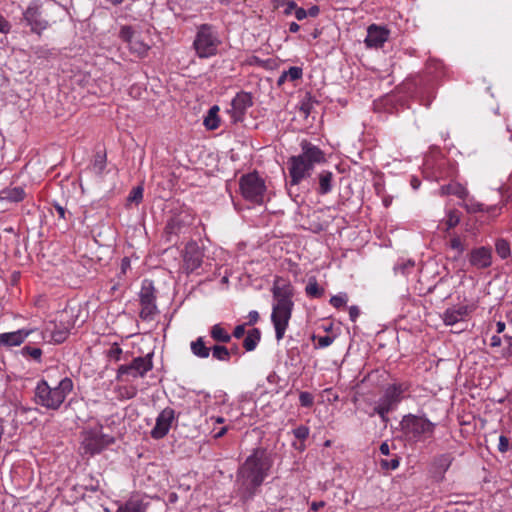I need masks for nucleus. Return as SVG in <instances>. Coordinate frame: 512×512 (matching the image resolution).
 <instances>
[{
  "instance_id": "obj_1",
  "label": "nucleus",
  "mask_w": 512,
  "mask_h": 512,
  "mask_svg": "<svg viewBox=\"0 0 512 512\" xmlns=\"http://www.w3.org/2000/svg\"><path fill=\"white\" fill-rule=\"evenodd\" d=\"M274 460L265 448H255L236 472V495L243 503L251 502L270 475Z\"/></svg>"
},
{
  "instance_id": "obj_2",
  "label": "nucleus",
  "mask_w": 512,
  "mask_h": 512,
  "mask_svg": "<svg viewBox=\"0 0 512 512\" xmlns=\"http://www.w3.org/2000/svg\"><path fill=\"white\" fill-rule=\"evenodd\" d=\"M299 146L300 154L289 157L287 161L290 186L300 184L303 179L311 175L316 165L326 162L324 151L307 139L301 140Z\"/></svg>"
},
{
  "instance_id": "obj_3",
  "label": "nucleus",
  "mask_w": 512,
  "mask_h": 512,
  "mask_svg": "<svg viewBox=\"0 0 512 512\" xmlns=\"http://www.w3.org/2000/svg\"><path fill=\"white\" fill-rule=\"evenodd\" d=\"M73 387V381L69 377L62 378L55 386L40 379L34 388L33 402L47 411H58Z\"/></svg>"
},
{
  "instance_id": "obj_4",
  "label": "nucleus",
  "mask_w": 512,
  "mask_h": 512,
  "mask_svg": "<svg viewBox=\"0 0 512 512\" xmlns=\"http://www.w3.org/2000/svg\"><path fill=\"white\" fill-rule=\"evenodd\" d=\"M222 40L218 30L211 24H201L197 27L193 48L200 59H208L219 53Z\"/></svg>"
},
{
  "instance_id": "obj_5",
  "label": "nucleus",
  "mask_w": 512,
  "mask_h": 512,
  "mask_svg": "<svg viewBox=\"0 0 512 512\" xmlns=\"http://www.w3.org/2000/svg\"><path fill=\"white\" fill-rule=\"evenodd\" d=\"M66 316V313H62L59 315V319L46 324L43 330L38 329V332L35 333L39 338L37 343H63L74 327V321L66 319Z\"/></svg>"
},
{
  "instance_id": "obj_6",
  "label": "nucleus",
  "mask_w": 512,
  "mask_h": 512,
  "mask_svg": "<svg viewBox=\"0 0 512 512\" xmlns=\"http://www.w3.org/2000/svg\"><path fill=\"white\" fill-rule=\"evenodd\" d=\"M239 189L246 201L255 205H262L264 203L267 188L265 180L256 171L240 177Z\"/></svg>"
},
{
  "instance_id": "obj_7",
  "label": "nucleus",
  "mask_w": 512,
  "mask_h": 512,
  "mask_svg": "<svg viewBox=\"0 0 512 512\" xmlns=\"http://www.w3.org/2000/svg\"><path fill=\"white\" fill-rule=\"evenodd\" d=\"M141 310L139 317L143 321H153L160 313L156 305V289L152 280L144 279L138 294Z\"/></svg>"
},
{
  "instance_id": "obj_8",
  "label": "nucleus",
  "mask_w": 512,
  "mask_h": 512,
  "mask_svg": "<svg viewBox=\"0 0 512 512\" xmlns=\"http://www.w3.org/2000/svg\"><path fill=\"white\" fill-rule=\"evenodd\" d=\"M152 358L153 353H148L145 356L134 358L130 364L120 365L117 369L116 379L124 381L125 377H144L153 369Z\"/></svg>"
},
{
  "instance_id": "obj_9",
  "label": "nucleus",
  "mask_w": 512,
  "mask_h": 512,
  "mask_svg": "<svg viewBox=\"0 0 512 512\" xmlns=\"http://www.w3.org/2000/svg\"><path fill=\"white\" fill-rule=\"evenodd\" d=\"M115 443V438L101 431L91 430L84 434L82 448L86 454L96 455Z\"/></svg>"
},
{
  "instance_id": "obj_10",
  "label": "nucleus",
  "mask_w": 512,
  "mask_h": 512,
  "mask_svg": "<svg viewBox=\"0 0 512 512\" xmlns=\"http://www.w3.org/2000/svg\"><path fill=\"white\" fill-rule=\"evenodd\" d=\"M403 385H391L386 388L384 395L377 401L374 412L378 414L383 420H386V415L397 405L404 392Z\"/></svg>"
},
{
  "instance_id": "obj_11",
  "label": "nucleus",
  "mask_w": 512,
  "mask_h": 512,
  "mask_svg": "<svg viewBox=\"0 0 512 512\" xmlns=\"http://www.w3.org/2000/svg\"><path fill=\"white\" fill-rule=\"evenodd\" d=\"M293 306H284L273 304L271 313V322L275 329L277 341L283 339L292 316Z\"/></svg>"
},
{
  "instance_id": "obj_12",
  "label": "nucleus",
  "mask_w": 512,
  "mask_h": 512,
  "mask_svg": "<svg viewBox=\"0 0 512 512\" xmlns=\"http://www.w3.org/2000/svg\"><path fill=\"white\" fill-rule=\"evenodd\" d=\"M253 105L252 94L245 91L238 92L231 101V108L227 110L232 123L242 122L247 110Z\"/></svg>"
},
{
  "instance_id": "obj_13",
  "label": "nucleus",
  "mask_w": 512,
  "mask_h": 512,
  "mask_svg": "<svg viewBox=\"0 0 512 512\" xmlns=\"http://www.w3.org/2000/svg\"><path fill=\"white\" fill-rule=\"evenodd\" d=\"M274 304L293 306L294 287L289 280L276 276L271 289Z\"/></svg>"
},
{
  "instance_id": "obj_14",
  "label": "nucleus",
  "mask_w": 512,
  "mask_h": 512,
  "mask_svg": "<svg viewBox=\"0 0 512 512\" xmlns=\"http://www.w3.org/2000/svg\"><path fill=\"white\" fill-rule=\"evenodd\" d=\"M191 217L187 213L173 215L165 226V233L168 242H173V237L185 234L191 225Z\"/></svg>"
},
{
  "instance_id": "obj_15",
  "label": "nucleus",
  "mask_w": 512,
  "mask_h": 512,
  "mask_svg": "<svg viewBox=\"0 0 512 512\" xmlns=\"http://www.w3.org/2000/svg\"><path fill=\"white\" fill-rule=\"evenodd\" d=\"M175 420V411L171 407L163 409L156 418V423L150 432L153 439L159 440L164 438Z\"/></svg>"
},
{
  "instance_id": "obj_16",
  "label": "nucleus",
  "mask_w": 512,
  "mask_h": 512,
  "mask_svg": "<svg viewBox=\"0 0 512 512\" xmlns=\"http://www.w3.org/2000/svg\"><path fill=\"white\" fill-rule=\"evenodd\" d=\"M418 444L423 443L424 448L432 449L435 444L433 437L436 423L427 418L426 412L422 411L418 414Z\"/></svg>"
},
{
  "instance_id": "obj_17",
  "label": "nucleus",
  "mask_w": 512,
  "mask_h": 512,
  "mask_svg": "<svg viewBox=\"0 0 512 512\" xmlns=\"http://www.w3.org/2000/svg\"><path fill=\"white\" fill-rule=\"evenodd\" d=\"M23 19L30 26L31 31L38 35L48 28V21L43 19L41 11L35 5H29L23 12Z\"/></svg>"
},
{
  "instance_id": "obj_18",
  "label": "nucleus",
  "mask_w": 512,
  "mask_h": 512,
  "mask_svg": "<svg viewBox=\"0 0 512 512\" xmlns=\"http://www.w3.org/2000/svg\"><path fill=\"white\" fill-rule=\"evenodd\" d=\"M38 332L37 328H22L12 332L0 333V347L20 346L30 336Z\"/></svg>"
},
{
  "instance_id": "obj_19",
  "label": "nucleus",
  "mask_w": 512,
  "mask_h": 512,
  "mask_svg": "<svg viewBox=\"0 0 512 512\" xmlns=\"http://www.w3.org/2000/svg\"><path fill=\"white\" fill-rule=\"evenodd\" d=\"M183 262L184 269L187 273H192L201 266L203 262V253L195 242L186 245Z\"/></svg>"
},
{
  "instance_id": "obj_20",
  "label": "nucleus",
  "mask_w": 512,
  "mask_h": 512,
  "mask_svg": "<svg viewBox=\"0 0 512 512\" xmlns=\"http://www.w3.org/2000/svg\"><path fill=\"white\" fill-rule=\"evenodd\" d=\"M389 30L383 26L372 24L367 29V36L364 43L367 48H381L389 38Z\"/></svg>"
},
{
  "instance_id": "obj_21",
  "label": "nucleus",
  "mask_w": 512,
  "mask_h": 512,
  "mask_svg": "<svg viewBox=\"0 0 512 512\" xmlns=\"http://www.w3.org/2000/svg\"><path fill=\"white\" fill-rule=\"evenodd\" d=\"M471 266L477 269H486L492 265V250L490 247H477L472 249L468 255Z\"/></svg>"
},
{
  "instance_id": "obj_22",
  "label": "nucleus",
  "mask_w": 512,
  "mask_h": 512,
  "mask_svg": "<svg viewBox=\"0 0 512 512\" xmlns=\"http://www.w3.org/2000/svg\"><path fill=\"white\" fill-rule=\"evenodd\" d=\"M452 462V457L450 454H442L434 458L431 473L432 476L440 481L443 479L444 473L448 470Z\"/></svg>"
},
{
  "instance_id": "obj_23",
  "label": "nucleus",
  "mask_w": 512,
  "mask_h": 512,
  "mask_svg": "<svg viewBox=\"0 0 512 512\" xmlns=\"http://www.w3.org/2000/svg\"><path fill=\"white\" fill-rule=\"evenodd\" d=\"M38 341H39V338L37 337V340L34 341L33 344L31 342H29L28 344H26L25 346H23L21 348L19 353L23 358L31 359L35 363L40 364V363H42L43 351L39 346H37L38 343H36V342H38Z\"/></svg>"
},
{
  "instance_id": "obj_24",
  "label": "nucleus",
  "mask_w": 512,
  "mask_h": 512,
  "mask_svg": "<svg viewBox=\"0 0 512 512\" xmlns=\"http://www.w3.org/2000/svg\"><path fill=\"white\" fill-rule=\"evenodd\" d=\"M147 504L139 496L130 497L116 512H146Z\"/></svg>"
},
{
  "instance_id": "obj_25",
  "label": "nucleus",
  "mask_w": 512,
  "mask_h": 512,
  "mask_svg": "<svg viewBox=\"0 0 512 512\" xmlns=\"http://www.w3.org/2000/svg\"><path fill=\"white\" fill-rule=\"evenodd\" d=\"M317 178L319 183L317 193L320 195L329 194L333 189L334 174L329 170H322Z\"/></svg>"
},
{
  "instance_id": "obj_26",
  "label": "nucleus",
  "mask_w": 512,
  "mask_h": 512,
  "mask_svg": "<svg viewBox=\"0 0 512 512\" xmlns=\"http://www.w3.org/2000/svg\"><path fill=\"white\" fill-rule=\"evenodd\" d=\"M25 190L20 186L8 187L0 192V200L10 203H18L25 198Z\"/></svg>"
},
{
  "instance_id": "obj_27",
  "label": "nucleus",
  "mask_w": 512,
  "mask_h": 512,
  "mask_svg": "<svg viewBox=\"0 0 512 512\" xmlns=\"http://www.w3.org/2000/svg\"><path fill=\"white\" fill-rule=\"evenodd\" d=\"M467 315V307L460 306L458 308L447 309L443 315V321L446 325H454L464 319Z\"/></svg>"
},
{
  "instance_id": "obj_28",
  "label": "nucleus",
  "mask_w": 512,
  "mask_h": 512,
  "mask_svg": "<svg viewBox=\"0 0 512 512\" xmlns=\"http://www.w3.org/2000/svg\"><path fill=\"white\" fill-rule=\"evenodd\" d=\"M190 349L192 354L200 359L208 358L211 352V347L206 345L204 337L202 336H199L196 340L190 343Z\"/></svg>"
},
{
  "instance_id": "obj_29",
  "label": "nucleus",
  "mask_w": 512,
  "mask_h": 512,
  "mask_svg": "<svg viewBox=\"0 0 512 512\" xmlns=\"http://www.w3.org/2000/svg\"><path fill=\"white\" fill-rule=\"evenodd\" d=\"M261 341V331L258 328H252L247 332L243 340V348L247 352L254 351Z\"/></svg>"
},
{
  "instance_id": "obj_30",
  "label": "nucleus",
  "mask_w": 512,
  "mask_h": 512,
  "mask_svg": "<svg viewBox=\"0 0 512 512\" xmlns=\"http://www.w3.org/2000/svg\"><path fill=\"white\" fill-rule=\"evenodd\" d=\"M209 334L218 343H229L232 338V335L219 323L211 326Z\"/></svg>"
},
{
  "instance_id": "obj_31",
  "label": "nucleus",
  "mask_w": 512,
  "mask_h": 512,
  "mask_svg": "<svg viewBox=\"0 0 512 512\" xmlns=\"http://www.w3.org/2000/svg\"><path fill=\"white\" fill-rule=\"evenodd\" d=\"M440 193L442 196L455 195L460 199H464L468 195L467 189L459 183H449L441 186Z\"/></svg>"
},
{
  "instance_id": "obj_32",
  "label": "nucleus",
  "mask_w": 512,
  "mask_h": 512,
  "mask_svg": "<svg viewBox=\"0 0 512 512\" xmlns=\"http://www.w3.org/2000/svg\"><path fill=\"white\" fill-rule=\"evenodd\" d=\"M219 107L217 105L212 106L207 115L204 118L203 125L208 130H216L220 125V118L218 116Z\"/></svg>"
},
{
  "instance_id": "obj_33",
  "label": "nucleus",
  "mask_w": 512,
  "mask_h": 512,
  "mask_svg": "<svg viewBox=\"0 0 512 512\" xmlns=\"http://www.w3.org/2000/svg\"><path fill=\"white\" fill-rule=\"evenodd\" d=\"M424 73L431 76L433 80L438 79L443 74V64L437 59H431L426 63Z\"/></svg>"
},
{
  "instance_id": "obj_34",
  "label": "nucleus",
  "mask_w": 512,
  "mask_h": 512,
  "mask_svg": "<svg viewBox=\"0 0 512 512\" xmlns=\"http://www.w3.org/2000/svg\"><path fill=\"white\" fill-rule=\"evenodd\" d=\"M213 359L221 362H229L232 356V352L224 345L216 344L211 347Z\"/></svg>"
},
{
  "instance_id": "obj_35",
  "label": "nucleus",
  "mask_w": 512,
  "mask_h": 512,
  "mask_svg": "<svg viewBox=\"0 0 512 512\" xmlns=\"http://www.w3.org/2000/svg\"><path fill=\"white\" fill-rule=\"evenodd\" d=\"M305 293L310 298H321L324 295L325 290L323 287L318 285L315 277H310L305 287Z\"/></svg>"
},
{
  "instance_id": "obj_36",
  "label": "nucleus",
  "mask_w": 512,
  "mask_h": 512,
  "mask_svg": "<svg viewBox=\"0 0 512 512\" xmlns=\"http://www.w3.org/2000/svg\"><path fill=\"white\" fill-rule=\"evenodd\" d=\"M106 154L103 152H97L94 155L92 164H91V170L97 174L101 175L106 167Z\"/></svg>"
},
{
  "instance_id": "obj_37",
  "label": "nucleus",
  "mask_w": 512,
  "mask_h": 512,
  "mask_svg": "<svg viewBox=\"0 0 512 512\" xmlns=\"http://www.w3.org/2000/svg\"><path fill=\"white\" fill-rule=\"evenodd\" d=\"M129 50L138 57H145L150 47L139 39H134L129 45Z\"/></svg>"
},
{
  "instance_id": "obj_38",
  "label": "nucleus",
  "mask_w": 512,
  "mask_h": 512,
  "mask_svg": "<svg viewBox=\"0 0 512 512\" xmlns=\"http://www.w3.org/2000/svg\"><path fill=\"white\" fill-rule=\"evenodd\" d=\"M434 98L435 85L429 84V86L421 92V96L418 95V104L429 107Z\"/></svg>"
},
{
  "instance_id": "obj_39",
  "label": "nucleus",
  "mask_w": 512,
  "mask_h": 512,
  "mask_svg": "<svg viewBox=\"0 0 512 512\" xmlns=\"http://www.w3.org/2000/svg\"><path fill=\"white\" fill-rule=\"evenodd\" d=\"M495 250L498 256L502 259H506L510 256L511 250H510V244L505 239H498L495 243Z\"/></svg>"
},
{
  "instance_id": "obj_40",
  "label": "nucleus",
  "mask_w": 512,
  "mask_h": 512,
  "mask_svg": "<svg viewBox=\"0 0 512 512\" xmlns=\"http://www.w3.org/2000/svg\"><path fill=\"white\" fill-rule=\"evenodd\" d=\"M415 263L413 260H400L395 266L394 271L396 274L408 275L414 269Z\"/></svg>"
},
{
  "instance_id": "obj_41",
  "label": "nucleus",
  "mask_w": 512,
  "mask_h": 512,
  "mask_svg": "<svg viewBox=\"0 0 512 512\" xmlns=\"http://www.w3.org/2000/svg\"><path fill=\"white\" fill-rule=\"evenodd\" d=\"M31 50L37 59L47 60L54 55V50L46 46H35Z\"/></svg>"
},
{
  "instance_id": "obj_42",
  "label": "nucleus",
  "mask_w": 512,
  "mask_h": 512,
  "mask_svg": "<svg viewBox=\"0 0 512 512\" xmlns=\"http://www.w3.org/2000/svg\"><path fill=\"white\" fill-rule=\"evenodd\" d=\"M135 31L131 26H122L119 32V38L128 45L135 39Z\"/></svg>"
},
{
  "instance_id": "obj_43",
  "label": "nucleus",
  "mask_w": 512,
  "mask_h": 512,
  "mask_svg": "<svg viewBox=\"0 0 512 512\" xmlns=\"http://www.w3.org/2000/svg\"><path fill=\"white\" fill-rule=\"evenodd\" d=\"M348 302V295L346 293H339L330 298L329 303L336 309L346 306Z\"/></svg>"
},
{
  "instance_id": "obj_44",
  "label": "nucleus",
  "mask_w": 512,
  "mask_h": 512,
  "mask_svg": "<svg viewBox=\"0 0 512 512\" xmlns=\"http://www.w3.org/2000/svg\"><path fill=\"white\" fill-rule=\"evenodd\" d=\"M137 388L134 386H124L119 389L121 399H132L137 395Z\"/></svg>"
},
{
  "instance_id": "obj_45",
  "label": "nucleus",
  "mask_w": 512,
  "mask_h": 512,
  "mask_svg": "<svg viewBox=\"0 0 512 512\" xmlns=\"http://www.w3.org/2000/svg\"><path fill=\"white\" fill-rule=\"evenodd\" d=\"M285 75H287L290 81H296L302 78L303 70L301 67L292 66L288 70H285Z\"/></svg>"
},
{
  "instance_id": "obj_46",
  "label": "nucleus",
  "mask_w": 512,
  "mask_h": 512,
  "mask_svg": "<svg viewBox=\"0 0 512 512\" xmlns=\"http://www.w3.org/2000/svg\"><path fill=\"white\" fill-rule=\"evenodd\" d=\"M122 353H123V351H122L121 347L117 343H114L111 346V348L108 350L107 356L109 357L110 360L117 362V361L121 360Z\"/></svg>"
},
{
  "instance_id": "obj_47",
  "label": "nucleus",
  "mask_w": 512,
  "mask_h": 512,
  "mask_svg": "<svg viewBox=\"0 0 512 512\" xmlns=\"http://www.w3.org/2000/svg\"><path fill=\"white\" fill-rule=\"evenodd\" d=\"M450 247L452 250L457 252L454 256L455 259H457L465 250V247L459 237H454L450 240Z\"/></svg>"
},
{
  "instance_id": "obj_48",
  "label": "nucleus",
  "mask_w": 512,
  "mask_h": 512,
  "mask_svg": "<svg viewBox=\"0 0 512 512\" xmlns=\"http://www.w3.org/2000/svg\"><path fill=\"white\" fill-rule=\"evenodd\" d=\"M292 432H293V435L295 436V438H297L301 441H304L308 438L310 430H309V427H307L305 425H300V426L296 427L295 429H293Z\"/></svg>"
},
{
  "instance_id": "obj_49",
  "label": "nucleus",
  "mask_w": 512,
  "mask_h": 512,
  "mask_svg": "<svg viewBox=\"0 0 512 512\" xmlns=\"http://www.w3.org/2000/svg\"><path fill=\"white\" fill-rule=\"evenodd\" d=\"M143 199V188L140 186L134 187L128 196V201L139 203Z\"/></svg>"
},
{
  "instance_id": "obj_50",
  "label": "nucleus",
  "mask_w": 512,
  "mask_h": 512,
  "mask_svg": "<svg viewBox=\"0 0 512 512\" xmlns=\"http://www.w3.org/2000/svg\"><path fill=\"white\" fill-rule=\"evenodd\" d=\"M460 222V213L457 210H451L449 211L447 215V227L453 228Z\"/></svg>"
},
{
  "instance_id": "obj_51",
  "label": "nucleus",
  "mask_w": 512,
  "mask_h": 512,
  "mask_svg": "<svg viewBox=\"0 0 512 512\" xmlns=\"http://www.w3.org/2000/svg\"><path fill=\"white\" fill-rule=\"evenodd\" d=\"M299 402L302 407H311L314 403V397L311 393L303 391L299 394Z\"/></svg>"
},
{
  "instance_id": "obj_52",
  "label": "nucleus",
  "mask_w": 512,
  "mask_h": 512,
  "mask_svg": "<svg viewBox=\"0 0 512 512\" xmlns=\"http://www.w3.org/2000/svg\"><path fill=\"white\" fill-rule=\"evenodd\" d=\"M380 466L382 469H385V470H395L399 466V458L394 457L390 460L381 459Z\"/></svg>"
},
{
  "instance_id": "obj_53",
  "label": "nucleus",
  "mask_w": 512,
  "mask_h": 512,
  "mask_svg": "<svg viewBox=\"0 0 512 512\" xmlns=\"http://www.w3.org/2000/svg\"><path fill=\"white\" fill-rule=\"evenodd\" d=\"M334 341V337L332 336H329V335H325V336H320L317 340V347L318 348H326L328 346H330Z\"/></svg>"
},
{
  "instance_id": "obj_54",
  "label": "nucleus",
  "mask_w": 512,
  "mask_h": 512,
  "mask_svg": "<svg viewBox=\"0 0 512 512\" xmlns=\"http://www.w3.org/2000/svg\"><path fill=\"white\" fill-rule=\"evenodd\" d=\"M509 449V439L504 436V435H501L499 437V444H498V450L500 452H506L507 450Z\"/></svg>"
},
{
  "instance_id": "obj_55",
  "label": "nucleus",
  "mask_w": 512,
  "mask_h": 512,
  "mask_svg": "<svg viewBox=\"0 0 512 512\" xmlns=\"http://www.w3.org/2000/svg\"><path fill=\"white\" fill-rule=\"evenodd\" d=\"M11 29V24L0 13V33L7 34Z\"/></svg>"
},
{
  "instance_id": "obj_56",
  "label": "nucleus",
  "mask_w": 512,
  "mask_h": 512,
  "mask_svg": "<svg viewBox=\"0 0 512 512\" xmlns=\"http://www.w3.org/2000/svg\"><path fill=\"white\" fill-rule=\"evenodd\" d=\"M247 323H245L248 326H252L256 324L259 320V313L256 310H252L247 315Z\"/></svg>"
},
{
  "instance_id": "obj_57",
  "label": "nucleus",
  "mask_w": 512,
  "mask_h": 512,
  "mask_svg": "<svg viewBox=\"0 0 512 512\" xmlns=\"http://www.w3.org/2000/svg\"><path fill=\"white\" fill-rule=\"evenodd\" d=\"M246 326H247V325H246L245 323H244V324L237 325V326L234 328L232 335H233L235 338H237V339H239V338L243 337V335L245 334V328H246Z\"/></svg>"
},
{
  "instance_id": "obj_58",
  "label": "nucleus",
  "mask_w": 512,
  "mask_h": 512,
  "mask_svg": "<svg viewBox=\"0 0 512 512\" xmlns=\"http://www.w3.org/2000/svg\"><path fill=\"white\" fill-rule=\"evenodd\" d=\"M359 315L360 309L358 308V306L353 305L349 307V318L352 322H356Z\"/></svg>"
},
{
  "instance_id": "obj_59",
  "label": "nucleus",
  "mask_w": 512,
  "mask_h": 512,
  "mask_svg": "<svg viewBox=\"0 0 512 512\" xmlns=\"http://www.w3.org/2000/svg\"><path fill=\"white\" fill-rule=\"evenodd\" d=\"M295 17L299 21L305 19L307 17L306 10L302 7H297L295 10Z\"/></svg>"
},
{
  "instance_id": "obj_60",
  "label": "nucleus",
  "mask_w": 512,
  "mask_h": 512,
  "mask_svg": "<svg viewBox=\"0 0 512 512\" xmlns=\"http://www.w3.org/2000/svg\"><path fill=\"white\" fill-rule=\"evenodd\" d=\"M297 4L294 2V1H289L287 4H286V8L284 10V14L285 15H290L293 11L295 12L296 8H297Z\"/></svg>"
},
{
  "instance_id": "obj_61",
  "label": "nucleus",
  "mask_w": 512,
  "mask_h": 512,
  "mask_svg": "<svg viewBox=\"0 0 512 512\" xmlns=\"http://www.w3.org/2000/svg\"><path fill=\"white\" fill-rule=\"evenodd\" d=\"M54 208L57 211L60 219H66V209L62 205L55 203Z\"/></svg>"
},
{
  "instance_id": "obj_62",
  "label": "nucleus",
  "mask_w": 512,
  "mask_h": 512,
  "mask_svg": "<svg viewBox=\"0 0 512 512\" xmlns=\"http://www.w3.org/2000/svg\"><path fill=\"white\" fill-rule=\"evenodd\" d=\"M307 16L317 17L320 13V9L317 5L311 6L308 10H306Z\"/></svg>"
},
{
  "instance_id": "obj_63",
  "label": "nucleus",
  "mask_w": 512,
  "mask_h": 512,
  "mask_svg": "<svg viewBox=\"0 0 512 512\" xmlns=\"http://www.w3.org/2000/svg\"><path fill=\"white\" fill-rule=\"evenodd\" d=\"M325 506L324 501H314L311 503L310 509L313 511H318L320 508Z\"/></svg>"
},
{
  "instance_id": "obj_64",
  "label": "nucleus",
  "mask_w": 512,
  "mask_h": 512,
  "mask_svg": "<svg viewBox=\"0 0 512 512\" xmlns=\"http://www.w3.org/2000/svg\"><path fill=\"white\" fill-rule=\"evenodd\" d=\"M504 340L506 341L508 345V353L512 355V336L504 335Z\"/></svg>"
}]
</instances>
